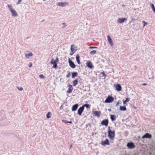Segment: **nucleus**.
<instances>
[{"mask_svg":"<svg viewBox=\"0 0 155 155\" xmlns=\"http://www.w3.org/2000/svg\"><path fill=\"white\" fill-rule=\"evenodd\" d=\"M9 10L11 13L12 16L15 17L18 16V13L13 8L12 5H8Z\"/></svg>","mask_w":155,"mask_h":155,"instance_id":"nucleus-1","label":"nucleus"},{"mask_svg":"<svg viewBox=\"0 0 155 155\" xmlns=\"http://www.w3.org/2000/svg\"><path fill=\"white\" fill-rule=\"evenodd\" d=\"M58 62V57H57L55 60H54L52 58L51 62V63L53 64L52 68H56L57 67V63Z\"/></svg>","mask_w":155,"mask_h":155,"instance_id":"nucleus-2","label":"nucleus"},{"mask_svg":"<svg viewBox=\"0 0 155 155\" xmlns=\"http://www.w3.org/2000/svg\"><path fill=\"white\" fill-rule=\"evenodd\" d=\"M109 130H108V137L110 139L114 138L115 136L114 131H112L110 130V127H108Z\"/></svg>","mask_w":155,"mask_h":155,"instance_id":"nucleus-3","label":"nucleus"},{"mask_svg":"<svg viewBox=\"0 0 155 155\" xmlns=\"http://www.w3.org/2000/svg\"><path fill=\"white\" fill-rule=\"evenodd\" d=\"M71 51L70 53V55H72L76 51V48L74 46V45H72L71 46Z\"/></svg>","mask_w":155,"mask_h":155,"instance_id":"nucleus-4","label":"nucleus"},{"mask_svg":"<svg viewBox=\"0 0 155 155\" xmlns=\"http://www.w3.org/2000/svg\"><path fill=\"white\" fill-rule=\"evenodd\" d=\"M114 100V98L112 96H108L105 100V102L110 103L112 102Z\"/></svg>","mask_w":155,"mask_h":155,"instance_id":"nucleus-5","label":"nucleus"},{"mask_svg":"<svg viewBox=\"0 0 155 155\" xmlns=\"http://www.w3.org/2000/svg\"><path fill=\"white\" fill-rule=\"evenodd\" d=\"M114 87L116 90L118 91L121 90L122 87L119 84H117L114 85Z\"/></svg>","mask_w":155,"mask_h":155,"instance_id":"nucleus-6","label":"nucleus"},{"mask_svg":"<svg viewBox=\"0 0 155 155\" xmlns=\"http://www.w3.org/2000/svg\"><path fill=\"white\" fill-rule=\"evenodd\" d=\"M109 122L107 119H104L101 122V124L102 125H104L106 127L108 126Z\"/></svg>","mask_w":155,"mask_h":155,"instance_id":"nucleus-7","label":"nucleus"},{"mask_svg":"<svg viewBox=\"0 0 155 155\" xmlns=\"http://www.w3.org/2000/svg\"><path fill=\"white\" fill-rule=\"evenodd\" d=\"M68 62L70 66L72 68H74L76 67L75 65L74 64V62L70 59H68Z\"/></svg>","mask_w":155,"mask_h":155,"instance_id":"nucleus-8","label":"nucleus"},{"mask_svg":"<svg viewBox=\"0 0 155 155\" xmlns=\"http://www.w3.org/2000/svg\"><path fill=\"white\" fill-rule=\"evenodd\" d=\"M127 147L130 149L134 148L135 147V146L132 142L128 143H127Z\"/></svg>","mask_w":155,"mask_h":155,"instance_id":"nucleus-9","label":"nucleus"},{"mask_svg":"<svg viewBox=\"0 0 155 155\" xmlns=\"http://www.w3.org/2000/svg\"><path fill=\"white\" fill-rule=\"evenodd\" d=\"M68 89L67 91V93L68 94H70L72 92L73 90V88L71 84H68Z\"/></svg>","mask_w":155,"mask_h":155,"instance_id":"nucleus-10","label":"nucleus"},{"mask_svg":"<svg viewBox=\"0 0 155 155\" xmlns=\"http://www.w3.org/2000/svg\"><path fill=\"white\" fill-rule=\"evenodd\" d=\"M101 144L104 146L106 145H109L110 143L109 140L107 139H106L104 141H101Z\"/></svg>","mask_w":155,"mask_h":155,"instance_id":"nucleus-11","label":"nucleus"},{"mask_svg":"<svg viewBox=\"0 0 155 155\" xmlns=\"http://www.w3.org/2000/svg\"><path fill=\"white\" fill-rule=\"evenodd\" d=\"M127 20V19L125 18H119L117 20V22L119 23H122L124 21Z\"/></svg>","mask_w":155,"mask_h":155,"instance_id":"nucleus-12","label":"nucleus"},{"mask_svg":"<svg viewBox=\"0 0 155 155\" xmlns=\"http://www.w3.org/2000/svg\"><path fill=\"white\" fill-rule=\"evenodd\" d=\"M84 109V107L82 106L79 108L78 111V114L79 115H81Z\"/></svg>","mask_w":155,"mask_h":155,"instance_id":"nucleus-13","label":"nucleus"},{"mask_svg":"<svg viewBox=\"0 0 155 155\" xmlns=\"http://www.w3.org/2000/svg\"><path fill=\"white\" fill-rule=\"evenodd\" d=\"M152 137V136L149 133H146L142 137V138H151Z\"/></svg>","mask_w":155,"mask_h":155,"instance_id":"nucleus-14","label":"nucleus"},{"mask_svg":"<svg viewBox=\"0 0 155 155\" xmlns=\"http://www.w3.org/2000/svg\"><path fill=\"white\" fill-rule=\"evenodd\" d=\"M87 66L90 68H93L92 63L90 61H87L86 63Z\"/></svg>","mask_w":155,"mask_h":155,"instance_id":"nucleus-15","label":"nucleus"},{"mask_svg":"<svg viewBox=\"0 0 155 155\" xmlns=\"http://www.w3.org/2000/svg\"><path fill=\"white\" fill-rule=\"evenodd\" d=\"M93 115L95 116L99 117L101 114V112L100 111H95L93 112Z\"/></svg>","mask_w":155,"mask_h":155,"instance_id":"nucleus-16","label":"nucleus"},{"mask_svg":"<svg viewBox=\"0 0 155 155\" xmlns=\"http://www.w3.org/2000/svg\"><path fill=\"white\" fill-rule=\"evenodd\" d=\"M107 38L109 44H110L111 46H112L113 45V42L112 41V40L109 35H108L107 36Z\"/></svg>","mask_w":155,"mask_h":155,"instance_id":"nucleus-17","label":"nucleus"},{"mask_svg":"<svg viewBox=\"0 0 155 155\" xmlns=\"http://www.w3.org/2000/svg\"><path fill=\"white\" fill-rule=\"evenodd\" d=\"M68 3L66 2H58L57 5L60 6L64 7L67 5Z\"/></svg>","mask_w":155,"mask_h":155,"instance_id":"nucleus-18","label":"nucleus"},{"mask_svg":"<svg viewBox=\"0 0 155 155\" xmlns=\"http://www.w3.org/2000/svg\"><path fill=\"white\" fill-rule=\"evenodd\" d=\"M78 104H76L73 105L72 108V110L73 111H74L76 110L78 107Z\"/></svg>","mask_w":155,"mask_h":155,"instance_id":"nucleus-19","label":"nucleus"},{"mask_svg":"<svg viewBox=\"0 0 155 155\" xmlns=\"http://www.w3.org/2000/svg\"><path fill=\"white\" fill-rule=\"evenodd\" d=\"M33 55L32 53L31 52H30L28 54H25V57L26 58H29V57H32Z\"/></svg>","mask_w":155,"mask_h":155,"instance_id":"nucleus-20","label":"nucleus"},{"mask_svg":"<svg viewBox=\"0 0 155 155\" xmlns=\"http://www.w3.org/2000/svg\"><path fill=\"white\" fill-rule=\"evenodd\" d=\"M76 61L78 63V64H81V62H80V56L79 54H77L76 56Z\"/></svg>","mask_w":155,"mask_h":155,"instance_id":"nucleus-21","label":"nucleus"},{"mask_svg":"<svg viewBox=\"0 0 155 155\" xmlns=\"http://www.w3.org/2000/svg\"><path fill=\"white\" fill-rule=\"evenodd\" d=\"M73 86H76L78 84V80L77 79H75L72 82Z\"/></svg>","mask_w":155,"mask_h":155,"instance_id":"nucleus-22","label":"nucleus"},{"mask_svg":"<svg viewBox=\"0 0 155 155\" xmlns=\"http://www.w3.org/2000/svg\"><path fill=\"white\" fill-rule=\"evenodd\" d=\"M127 109L126 107L124 106H120V110L125 111Z\"/></svg>","mask_w":155,"mask_h":155,"instance_id":"nucleus-23","label":"nucleus"},{"mask_svg":"<svg viewBox=\"0 0 155 155\" xmlns=\"http://www.w3.org/2000/svg\"><path fill=\"white\" fill-rule=\"evenodd\" d=\"M78 74L77 72H74L72 73V78H74L75 77L77 76Z\"/></svg>","mask_w":155,"mask_h":155,"instance_id":"nucleus-24","label":"nucleus"},{"mask_svg":"<svg viewBox=\"0 0 155 155\" xmlns=\"http://www.w3.org/2000/svg\"><path fill=\"white\" fill-rule=\"evenodd\" d=\"M110 119L112 121L115 120L116 119L115 115H110Z\"/></svg>","mask_w":155,"mask_h":155,"instance_id":"nucleus-25","label":"nucleus"},{"mask_svg":"<svg viewBox=\"0 0 155 155\" xmlns=\"http://www.w3.org/2000/svg\"><path fill=\"white\" fill-rule=\"evenodd\" d=\"M150 6L151 8L154 12L155 13V8L153 4H151Z\"/></svg>","mask_w":155,"mask_h":155,"instance_id":"nucleus-26","label":"nucleus"},{"mask_svg":"<svg viewBox=\"0 0 155 155\" xmlns=\"http://www.w3.org/2000/svg\"><path fill=\"white\" fill-rule=\"evenodd\" d=\"M51 113L49 112H48L47 115V118H49L51 117Z\"/></svg>","mask_w":155,"mask_h":155,"instance_id":"nucleus-27","label":"nucleus"},{"mask_svg":"<svg viewBox=\"0 0 155 155\" xmlns=\"http://www.w3.org/2000/svg\"><path fill=\"white\" fill-rule=\"evenodd\" d=\"M83 107H86L87 108H89L90 107V105L87 104H85L82 106Z\"/></svg>","mask_w":155,"mask_h":155,"instance_id":"nucleus-28","label":"nucleus"},{"mask_svg":"<svg viewBox=\"0 0 155 155\" xmlns=\"http://www.w3.org/2000/svg\"><path fill=\"white\" fill-rule=\"evenodd\" d=\"M96 52V51L95 50H93L90 52V53L92 55H93L95 54Z\"/></svg>","mask_w":155,"mask_h":155,"instance_id":"nucleus-29","label":"nucleus"},{"mask_svg":"<svg viewBox=\"0 0 155 155\" xmlns=\"http://www.w3.org/2000/svg\"><path fill=\"white\" fill-rule=\"evenodd\" d=\"M101 74H102L103 75V76L104 77V78H106V75L105 74L104 72V71L101 72Z\"/></svg>","mask_w":155,"mask_h":155,"instance_id":"nucleus-30","label":"nucleus"},{"mask_svg":"<svg viewBox=\"0 0 155 155\" xmlns=\"http://www.w3.org/2000/svg\"><path fill=\"white\" fill-rule=\"evenodd\" d=\"M68 74L66 75V77L67 78H69L71 76L70 72L69 71H68Z\"/></svg>","mask_w":155,"mask_h":155,"instance_id":"nucleus-31","label":"nucleus"},{"mask_svg":"<svg viewBox=\"0 0 155 155\" xmlns=\"http://www.w3.org/2000/svg\"><path fill=\"white\" fill-rule=\"evenodd\" d=\"M62 122L64 123L65 124H68V121L66 120H62Z\"/></svg>","mask_w":155,"mask_h":155,"instance_id":"nucleus-32","label":"nucleus"},{"mask_svg":"<svg viewBox=\"0 0 155 155\" xmlns=\"http://www.w3.org/2000/svg\"><path fill=\"white\" fill-rule=\"evenodd\" d=\"M17 88L18 89V90L20 91H21L23 90V88L22 87H17Z\"/></svg>","mask_w":155,"mask_h":155,"instance_id":"nucleus-33","label":"nucleus"},{"mask_svg":"<svg viewBox=\"0 0 155 155\" xmlns=\"http://www.w3.org/2000/svg\"><path fill=\"white\" fill-rule=\"evenodd\" d=\"M130 98H127L126 99V100H125V101L126 102H128L129 101H130Z\"/></svg>","mask_w":155,"mask_h":155,"instance_id":"nucleus-34","label":"nucleus"},{"mask_svg":"<svg viewBox=\"0 0 155 155\" xmlns=\"http://www.w3.org/2000/svg\"><path fill=\"white\" fill-rule=\"evenodd\" d=\"M39 77L40 78H45L44 76H43V74H40L39 75Z\"/></svg>","mask_w":155,"mask_h":155,"instance_id":"nucleus-35","label":"nucleus"},{"mask_svg":"<svg viewBox=\"0 0 155 155\" xmlns=\"http://www.w3.org/2000/svg\"><path fill=\"white\" fill-rule=\"evenodd\" d=\"M89 48L90 49H94V48H97V47H92L90 46Z\"/></svg>","mask_w":155,"mask_h":155,"instance_id":"nucleus-36","label":"nucleus"},{"mask_svg":"<svg viewBox=\"0 0 155 155\" xmlns=\"http://www.w3.org/2000/svg\"><path fill=\"white\" fill-rule=\"evenodd\" d=\"M143 26H144L145 25H147V23L145 21H143Z\"/></svg>","mask_w":155,"mask_h":155,"instance_id":"nucleus-37","label":"nucleus"},{"mask_svg":"<svg viewBox=\"0 0 155 155\" xmlns=\"http://www.w3.org/2000/svg\"><path fill=\"white\" fill-rule=\"evenodd\" d=\"M32 63L31 62H30L29 64L28 65V66L29 67H32Z\"/></svg>","mask_w":155,"mask_h":155,"instance_id":"nucleus-38","label":"nucleus"},{"mask_svg":"<svg viewBox=\"0 0 155 155\" xmlns=\"http://www.w3.org/2000/svg\"><path fill=\"white\" fill-rule=\"evenodd\" d=\"M120 104V103H119V101L116 104V106H118V105L119 104Z\"/></svg>","mask_w":155,"mask_h":155,"instance_id":"nucleus-39","label":"nucleus"},{"mask_svg":"<svg viewBox=\"0 0 155 155\" xmlns=\"http://www.w3.org/2000/svg\"><path fill=\"white\" fill-rule=\"evenodd\" d=\"M21 2V0H18V2L17 3V4H19L20 2Z\"/></svg>","mask_w":155,"mask_h":155,"instance_id":"nucleus-40","label":"nucleus"},{"mask_svg":"<svg viewBox=\"0 0 155 155\" xmlns=\"http://www.w3.org/2000/svg\"><path fill=\"white\" fill-rule=\"evenodd\" d=\"M127 102L125 101H123V104H125Z\"/></svg>","mask_w":155,"mask_h":155,"instance_id":"nucleus-41","label":"nucleus"},{"mask_svg":"<svg viewBox=\"0 0 155 155\" xmlns=\"http://www.w3.org/2000/svg\"><path fill=\"white\" fill-rule=\"evenodd\" d=\"M143 85H147V84L146 83H143L142 84Z\"/></svg>","mask_w":155,"mask_h":155,"instance_id":"nucleus-42","label":"nucleus"},{"mask_svg":"<svg viewBox=\"0 0 155 155\" xmlns=\"http://www.w3.org/2000/svg\"><path fill=\"white\" fill-rule=\"evenodd\" d=\"M72 145H71L70 146V149H71V148H72Z\"/></svg>","mask_w":155,"mask_h":155,"instance_id":"nucleus-43","label":"nucleus"},{"mask_svg":"<svg viewBox=\"0 0 155 155\" xmlns=\"http://www.w3.org/2000/svg\"><path fill=\"white\" fill-rule=\"evenodd\" d=\"M72 122L71 121H69L68 122V123H70V124H72Z\"/></svg>","mask_w":155,"mask_h":155,"instance_id":"nucleus-44","label":"nucleus"}]
</instances>
